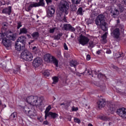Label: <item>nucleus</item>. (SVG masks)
<instances>
[{
	"label": "nucleus",
	"mask_w": 126,
	"mask_h": 126,
	"mask_svg": "<svg viewBox=\"0 0 126 126\" xmlns=\"http://www.w3.org/2000/svg\"><path fill=\"white\" fill-rule=\"evenodd\" d=\"M62 35L63 34H62V33L58 34L54 36V40H60Z\"/></svg>",
	"instance_id": "obj_39"
},
{
	"label": "nucleus",
	"mask_w": 126,
	"mask_h": 126,
	"mask_svg": "<svg viewBox=\"0 0 126 126\" xmlns=\"http://www.w3.org/2000/svg\"><path fill=\"white\" fill-rule=\"evenodd\" d=\"M55 7L51 6L48 7V10L47 11V15L49 17H52L55 13Z\"/></svg>",
	"instance_id": "obj_11"
},
{
	"label": "nucleus",
	"mask_w": 126,
	"mask_h": 126,
	"mask_svg": "<svg viewBox=\"0 0 126 126\" xmlns=\"http://www.w3.org/2000/svg\"><path fill=\"white\" fill-rule=\"evenodd\" d=\"M52 0H46L47 4H50V3H52Z\"/></svg>",
	"instance_id": "obj_49"
},
{
	"label": "nucleus",
	"mask_w": 126,
	"mask_h": 126,
	"mask_svg": "<svg viewBox=\"0 0 126 126\" xmlns=\"http://www.w3.org/2000/svg\"><path fill=\"white\" fill-rule=\"evenodd\" d=\"M3 40L4 39H5V38H4V34L0 33V40L1 39Z\"/></svg>",
	"instance_id": "obj_46"
},
{
	"label": "nucleus",
	"mask_w": 126,
	"mask_h": 126,
	"mask_svg": "<svg viewBox=\"0 0 126 126\" xmlns=\"http://www.w3.org/2000/svg\"><path fill=\"white\" fill-rule=\"evenodd\" d=\"M77 64H78V63L76 61L72 60L70 62V66H73L75 67V68H76V65H77Z\"/></svg>",
	"instance_id": "obj_28"
},
{
	"label": "nucleus",
	"mask_w": 126,
	"mask_h": 126,
	"mask_svg": "<svg viewBox=\"0 0 126 126\" xmlns=\"http://www.w3.org/2000/svg\"><path fill=\"white\" fill-rule=\"evenodd\" d=\"M64 50H68V48L67 47V46L66 45V43H64Z\"/></svg>",
	"instance_id": "obj_52"
},
{
	"label": "nucleus",
	"mask_w": 126,
	"mask_h": 126,
	"mask_svg": "<svg viewBox=\"0 0 126 126\" xmlns=\"http://www.w3.org/2000/svg\"><path fill=\"white\" fill-rule=\"evenodd\" d=\"M98 108L101 109L105 107L106 105V101L104 99H101L97 102Z\"/></svg>",
	"instance_id": "obj_18"
},
{
	"label": "nucleus",
	"mask_w": 126,
	"mask_h": 126,
	"mask_svg": "<svg viewBox=\"0 0 126 126\" xmlns=\"http://www.w3.org/2000/svg\"><path fill=\"white\" fill-rule=\"evenodd\" d=\"M33 42H34V40H31V41L29 42V45H30V44H32V43H33Z\"/></svg>",
	"instance_id": "obj_60"
},
{
	"label": "nucleus",
	"mask_w": 126,
	"mask_h": 126,
	"mask_svg": "<svg viewBox=\"0 0 126 126\" xmlns=\"http://www.w3.org/2000/svg\"><path fill=\"white\" fill-rule=\"evenodd\" d=\"M15 48L16 51H18V52H20L21 50H23V49H24V45L16 42L15 45Z\"/></svg>",
	"instance_id": "obj_19"
},
{
	"label": "nucleus",
	"mask_w": 126,
	"mask_h": 126,
	"mask_svg": "<svg viewBox=\"0 0 126 126\" xmlns=\"http://www.w3.org/2000/svg\"><path fill=\"white\" fill-rule=\"evenodd\" d=\"M115 111H116L115 105L113 104H110L109 105L108 110L106 111V115L109 116V115H111V114H114Z\"/></svg>",
	"instance_id": "obj_10"
},
{
	"label": "nucleus",
	"mask_w": 126,
	"mask_h": 126,
	"mask_svg": "<svg viewBox=\"0 0 126 126\" xmlns=\"http://www.w3.org/2000/svg\"><path fill=\"white\" fill-rule=\"evenodd\" d=\"M23 111L24 112V113H25V114H27V115H28V116H29V117H30L31 118H34V117H35V113L31 110L27 106L24 107V108L23 109Z\"/></svg>",
	"instance_id": "obj_7"
},
{
	"label": "nucleus",
	"mask_w": 126,
	"mask_h": 126,
	"mask_svg": "<svg viewBox=\"0 0 126 126\" xmlns=\"http://www.w3.org/2000/svg\"><path fill=\"white\" fill-rule=\"evenodd\" d=\"M55 30H56V28L50 29L49 30L50 33H54L55 32Z\"/></svg>",
	"instance_id": "obj_48"
},
{
	"label": "nucleus",
	"mask_w": 126,
	"mask_h": 126,
	"mask_svg": "<svg viewBox=\"0 0 126 126\" xmlns=\"http://www.w3.org/2000/svg\"><path fill=\"white\" fill-rule=\"evenodd\" d=\"M106 53V54H111L112 51H111V50H110V49H107Z\"/></svg>",
	"instance_id": "obj_53"
},
{
	"label": "nucleus",
	"mask_w": 126,
	"mask_h": 126,
	"mask_svg": "<svg viewBox=\"0 0 126 126\" xmlns=\"http://www.w3.org/2000/svg\"><path fill=\"white\" fill-rule=\"evenodd\" d=\"M2 42L4 46L6 47V48H9V47L11 46V41L6 38H4V39H3L2 40Z\"/></svg>",
	"instance_id": "obj_16"
},
{
	"label": "nucleus",
	"mask_w": 126,
	"mask_h": 126,
	"mask_svg": "<svg viewBox=\"0 0 126 126\" xmlns=\"http://www.w3.org/2000/svg\"><path fill=\"white\" fill-rule=\"evenodd\" d=\"M32 36L34 39H37L38 37H39V33L38 32H34L32 34Z\"/></svg>",
	"instance_id": "obj_35"
},
{
	"label": "nucleus",
	"mask_w": 126,
	"mask_h": 126,
	"mask_svg": "<svg viewBox=\"0 0 126 126\" xmlns=\"http://www.w3.org/2000/svg\"><path fill=\"white\" fill-rule=\"evenodd\" d=\"M96 25H100V23L105 22V16L100 14L98 16L95 20Z\"/></svg>",
	"instance_id": "obj_9"
},
{
	"label": "nucleus",
	"mask_w": 126,
	"mask_h": 126,
	"mask_svg": "<svg viewBox=\"0 0 126 126\" xmlns=\"http://www.w3.org/2000/svg\"><path fill=\"white\" fill-rule=\"evenodd\" d=\"M111 35L114 36L115 38H116V39H118V38L120 37V35H121V33H120V29L117 28L111 32Z\"/></svg>",
	"instance_id": "obj_15"
},
{
	"label": "nucleus",
	"mask_w": 126,
	"mask_h": 126,
	"mask_svg": "<svg viewBox=\"0 0 126 126\" xmlns=\"http://www.w3.org/2000/svg\"><path fill=\"white\" fill-rule=\"evenodd\" d=\"M11 13V7H8L7 8H4L2 11V13H6L9 15Z\"/></svg>",
	"instance_id": "obj_24"
},
{
	"label": "nucleus",
	"mask_w": 126,
	"mask_h": 126,
	"mask_svg": "<svg viewBox=\"0 0 126 126\" xmlns=\"http://www.w3.org/2000/svg\"><path fill=\"white\" fill-rule=\"evenodd\" d=\"M121 17H123V19H126V13L125 14H122L121 15Z\"/></svg>",
	"instance_id": "obj_51"
},
{
	"label": "nucleus",
	"mask_w": 126,
	"mask_h": 126,
	"mask_svg": "<svg viewBox=\"0 0 126 126\" xmlns=\"http://www.w3.org/2000/svg\"><path fill=\"white\" fill-rule=\"evenodd\" d=\"M43 125H49V122L47 121H45L43 122Z\"/></svg>",
	"instance_id": "obj_55"
},
{
	"label": "nucleus",
	"mask_w": 126,
	"mask_h": 126,
	"mask_svg": "<svg viewBox=\"0 0 126 126\" xmlns=\"http://www.w3.org/2000/svg\"><path fill=\"white\" fill-rule=\"evenodd\" d=\"M69 9V3L65 0L61 1L60 6V10L61 12L65 13V14H68V10Z\"/></svg>",
	"instance_id": "obj_3"
},
{
	"label": "nucleus",
	"mask_w": 126,
	"mask_h": 126,
	"mask_svg": "<svg viewBox=\"0 0 126 126\" xmlns=\"http://www.w3.org/2000/svg\"><path fill=\"white\" fill-rule=\"evenodd\" d=\"M89 45L91 48H93V47H94V43H93V41H90Z\"/></svg>",
	"instance_id": "obj_47"
},
{
	"label": "nucleus",
	"mask_w": 126,
	"mask_h": 126,
	"mask_svg": "<svg viewBox=\"0 0 126 126\" xmlns=\"http://www.w3.org/2000/svg\"><path fill=\"white\" fill-rule=\"evenodd\" d=\"M108 34V32H106L102 36V40H106L107 38V34Z\"/></svg>",
	"instance_id": "obj_43"
},
{
	"label": "nucleus",
	"mask_w": 126,
	"mask_h": 126,
	"mask_svg": "<svg viewBox=\"0 0 126 126\" xmlns=\"http://www.w3.org/2000/svg\"><path fill=\"white\" fill-rule=\"evenodd\" d=\"M54 56H52L51 54H47L44 55V59L45 62L46 63H51V61H52V58H53Z\"/></svg>",
	"instance_id": "obj_22"
},
{
	"label": "nucleus",
	"mask_w": 126,
	"mask_h": 126,
	"mask_svg": "<svg viewBox=\"0 0 126 126\" xmlns=\"http://www.w3.org/2000/svg\"><path fill=\"white\" fill-rule=\"evenodd\" d=\"M50 74V70H45L43 73V75L45 76H49Z\"/></svg>",
	"instance_id": "obj_41"
},
{
	"label": "nucleus",
	"mask_w": 126,
	"mask_h": 126,
	"mask_svg": "<svg viewBox=\"0 0 126 126\" xmlns=\"http://www.w3.org/2000/svg\"><path fill=\"white\" fill-rule=\"evenodd\" d=\"M2 26H4V27L7 26V24H6V23H4L2 24Z\"/></svg>",
	"instance_id": "obj_58"
},
{
	"label": "nucleus",
	"mask_w": 126,
	"mask_h": 126,
	"mask_svg": "<svg viewBox=\"0 0 126 126\" xmlns=\"http://www.w3.org/2000/svg\"><path fill=\"white\" fill-rule=\"evenodd\" d=\"M99 25L103 31H108V25L107 23L103 22V23H99Z\"/></svg>",
	"instance_id": "obj_20"
},
{
	"label": "nucleus",
	"mask_w": 126,
	"mask_h": 126,
	"mask_svg": "<svg viewBox=\"0 0 126 126\" xmlns=\"http://www.w3.org/2000/svg\"><path fill=\"white\" fill-rule=\"evenodd\" d=\"M27 36L28 37V38H31V35H30V34H27Z\"/></svg>",
	"instance_id": "obj_62"
},
{
	"label": "nucleus",
	"mask_w": 126,
	"mask_h": 126,
	"mask_svg": "<svg viewBox=\"0 0 126 126\" xmlns=\"http://www.w3.org/2000/svg\"><path fill=\"white\" fill-rule=\"evenodd\" d=\"M27 102L30 105L40 108V106H42V104H43V97L31 95L27 97Z\"/></svg>",
	"instance_id": "obj_1"
},
{
	"label": "nucleus",
	"mask_w": 126,
	"mask_h": 126,
	"mask_svg": "<svg viewBox=\"0 0 126 126\" xmlns=\"http://www.w3.org/2000/svg\"><path fill=\"white\" fill-rule=\"evenodd\" d=\"M50 116L52 118V119H56V118H58V117H59V115H58V114L53 113L52 112H49L48 117H50Z\"/></svg>",
	"instance_id": "obj_27"
},
{
	"label": "nucleus",
	"mask_w": 126,
	"mask_h": 126,
	"mask_svg": "<svg viewBox=\"0 0 126 126\" xmlns=\"http://www.w3.org/2000/svg\"><path fill=\"white\" fill-rule=\"evenodd\" d=\"M2 64L3 65H2ZM2 67L3 69H4L5 71H8V69L6 68V65L5 64V63H4V64H1L0 63V67Z\"/></svg>",
	"instance_id": "obj_38"
},
{
	"label": "nucleus",
	"mask_w": 126,
	"mask_h": 126,
	"mask_svg": "<svg viewBox=\"0 0 126 126\" xmlns=\"http://www.w3.org/2000/svg\"><path fill=\"white\" fill-rule=\"evenodd\" d=\"M51 109H52V107L51 106V105H49L46 108V110L44 112L45 115V119L46 120V119H47V118H48V115L49 114V112H50V111H51Z\"/></svg>",
	"instance_id": "obj_26"
},
{
	"label": "nucleus",
	"mask_w": 126,
	"mask_h": 126,
	"mask_svg": "<svg viewBox=\"0 0 126 126\" xmlns=\"http://www.w3.org/2000/svg\"><path fill=\"white\" fill-rule=\"evenodd\" d=\"M70 8L71 11H76L77 9V7H76V5H75V4L71 5Z\"/></svg>",
	"instance_id": "obj_36"
},
{
	"label": "nucleus",
	"mask_w": 126,
	"mask_h": 126,
	"mask_svg": "<svg viewBox=\"0 0 126 126\" xmlns=\"http://www.w3.org/2000/svg\"><path fill=\"white\" fill-rule=\"evenodd\" d=\"M116 5H117V9L118 10V11H121V12L126 11V9L124 7V5L121 3V2L116 1Z\"/></svg>",
	"instance_id": "obj_14"
},
{
	"label": "nucleus",
	"mask_w": 126,
	"mask_h": 126,
	"mask_svg": "<svg viewBox=\"0 0 126 126\" xmlns=\"http://www.w3.org/2000/svg\"><path fill=\"white\" fill-rule=\"evenodd\" d=\"M78 41L82 46H86V45H88L90 39L87 36L81 35L78 39Z\"/></svg>",
	"instance_id": "obj_5"
},
{
	"label": "nucleus",
	"mask_w": 126,
	"mask_h": 126,
	"mask_svg": "<svg viewBox=\"0 0 126 126\" xmlns=\"http://www.w3.org/2000/svg\"><path fill=\"white\" fill-rule=\"evenodd\" d=\"M82 74H85V75H92V77H93V71L92 69H86L85 72Z\"/></svg>",
	"instance_id": "obj_25"
},
{
	"label": "nucleus",
	"mask_w": 126,
	"mask_h": 126,
	"mask_svg": "<svg viewBox=\"0 0 126 126\" xmlns=\"http://www.w3.org/2000/svg\"><path fill=\"white\" fill-rule=\"evenodd\" d=\"M6 37H7L8 39H9V40H12V41H15V40H16V34L12 32L7 33L6 35Z\"/></svg>",
	"instance_id": "obj_17"
},
{
	"label": "nucleus",
	"mask_w": 126,
	"mask_h": 126,
	"mask_svg": "<svg viewBox=\"0 0 126 126\" xmlns=\"http://www.w3.org/2000/svg\"><path fill=\"white\" fill-rule=\"evenodd\" d=\"M86 59H87V61H90V59H91L90 55H87Z\"/></svg>",
	"instance_id": "obj_54"
},
{
	"label": "nucleus",
	"mask_w": 126,
	"mask_h": 126,
	"mask_svg": "<svg viewBox=\"0 0 126 126\" xmlns=\"http://www.w3.org/2000/svg\"><path fill=\"white\" fill-rule=\"evenodd\" d=\"M60 106H62L63 109H67L68 108V103L66 102H63L62 103H60Z\"/></svg>",
	"instance_id": "obj_32"
},
{
	"label": "nucleus",
	"mask_w": 126,
	"mask_h": 126,
	"mask_svg": "<svg viewBox=\"0 0 126 126\" xmlns=\"http://www.w3.org/2000/svg\"><path fill=\"white\" fill-rule=\"evenodd\" d=\"M98 119L102 120V121H105V122H107V121H110V118H108L105 116H100L98 117Z\"/></svg>",
	"instance_id": "obj_30"
},
{
	"label": "nucleus",
	"mask_w": 126,
	"mask_h": 126,
	"mask_svg": "<svg viewBox=\"0 0 126 126\" xmlns=\"http://www.w3.org/2000/svg\"><path fill=\"white\" fill-rule=\"evenodd\" d=\"M74 121L75 123H77L78 124H80V123H81L80 120H79L77 118H74Z\"/></svg>",
	"instance_id": "obj_44"
},
{
	"label": "nucleus",
	"mask_w": 126,
	"mask_h": 126,
	"mask_svg": "<svg viewBox=\"0 0 126 126\" xmlns=\"http://www.w3.org/2000/svg\"><path fill=\"white\" fill-rule=\"evenodd\" d=\"M96 54L97 55H100V54H101V50H98L96 52Z\"/></svg>",
	"instance_id": "obj_57"
},
{
	"label": "nucleus",
	"mask_w": 126,
	"mask_h": 126,
	"mask_svg": "<svg viewBox=\"0 0 126 126\" xmlns=\"http://www.w3.org/2000/svg\"><path fill=\"white\" fill-rule=\"evenodd\" d=\"M115 56L117 59L121 57L123 58V57H124V54L122 53V54H121L120 53H116L115 54Z\"/></svg>",
	"instance_id": "obj_42"
},
{
	"label": "nucleus",
	"mask_w": 126,
	"mask_h": 126,
	"mask_svg": "<svg viewBox=\"0 0 126 126\" xmlns=\"http://www.w3.org/2000/svg\"><path fill=\"white\" fill-rule=\"evenodd\" d=\"M16 117H17V113L13 112L10 116V120H15L16 119Z\"/></svg>",
	"instance_id": "obj_31"
},
{
	"label": "nucleus",
	"mask_w": 126,
	"mask_h": 126,
	"mask_svg": "<svg viewBox=\"0 0 126 126\" xmlns=\"http://www.w3.org/2000/svg\"><path fill=\"white\" fill-rule=\"evenodd\" d=\"M53 79V84H56L57 83H58V82H59V77H57V76H54L52 78Z\"/></svg>",
	"instance_id": "obj_34"
},
{
	"label": "nucleus",
	"mask_w": 126,
	"mask_h": 126,
	"mask_svg": "<svg viewBox=\"0 0 126 126\" xmlns=\"http://www.w3.org/2000/svg\"><path fill=\"white\" fill-rule=\"evenodd\" d=\"M17 42L22 44L23 46H25V44H26V37L24 35L21 36L17 39Z\"/></svg>",
	"instance_id": "obj_13"
},
{
	"label": "nucleus",
	"mask_w": 126,
	"mask_h": 126,
	"mask_svg": "<svg viewBox=\"0 0 126 126\" xmlns=\"http://www.w3.org/2000/svg\"><path fill=\"white\" fill-rule=\"evenodd\" d=\"M110 14L111 16L112 17H114V18H116L120 14V12L119 11V10L117 8H115L114 11H111Z\"/></svg>",
	"instance_id": "obj_21"
},
{
	"label": "nucleus",
	"mask_w": 126,
	"mask_h": 126,
	"mask_svg": "<svg viewBox=\"0 0 126 126\" xmlns=\"http://www.w3.org/2000/svg\"><path fill=\"white\" fill-rule=\"evenodd\" d=\"M21 58L24 61L31 62L33 60V54L30 51L25 50L21 54Z\"/></svg>",
	"instance_id": "obj_2"
},
{
	"label": "nucleus",
	"mask_w": 126,
	"mask_h": 126,
	"mask_svg": "<svg viewBox=\"0 0 126 126\" xmlns=\"http://www.w3.org/2000/svg\"><path fill=\"white\" fill-rule=\"evenodd\" d=\"M45 1L44 0H39V2H32L29 4V6L26 8V11H30L33 7H38L39 6H44Z\"/></svg>",
	"instance_id": "obj_4"
},
{
	"label": "nucleus",
	"mask_w": 126,
	"mask_h": 126,
	"mask_svg": "<svg viewBox=\"0 0 126 126\" xmlns=\"http://www.w3.org/2000/svg\"><path fill=\"white\" fill-rule=\"evenodd\" d=\"M93 73H94V74H95V75H97V72L96 71H92Z\"/></svg>",
	"instance_id": "obj_59"
},
{
	"label": "nucleus",
	"mask_w": 126,
	"mask_h": 126,
	"mask_svg": "<svg viewBox=\"0 0 126 126\" xmlns=\"http://www.w3.org/2000/svg\"><path fill=\"white\" fill-rule=\"evenodd\" d=\"M71 109L73 112H76V111H78V108L75 107L74 106L72 107Z\"/></svg>",
	"instance_id": "obj_45"
},
{
	"label": "nucleus",
	"mask_w": 126,
	"mask_h": 126,
	"mask_svg": "<svg viewBox=\"0 0 126 126\" xmlns=\"http://www.w3.org/2000/svg\"><path fill=\"white\" fill-rule=\"evenodd\" d=\"M22 25H21V23H18V26H17V29H19V28H20V27H22Z\"/></svg>",
	"instance_id": "obj_50"
},
{
	"label": "nucleus",
	"mask_w": 126,
	"mask_h": 126,
	"mask_svg": "<svg viewBox=\"0 0 126 126\" xmlns=\"http://www.w3.org/2000/svg\"><path fill=\"white\" fill-rule=\"evenodd\" d=\"M63 21H64V22H66V19H65V17L63 18Z\"/></svg>",
	"instance_id": "obj_61"
},
{
	"label": "nucleus",
	"mask_w": 126,
	"mask_h": 126,
	"mask_svg": "<svg viewBox=\"0 0 126 126\" xmlns=\"http://www.w3.org/2000/svg\"><path fill=\"white\" fill-rule=\"evenodd\" d=\"M20 34H27L28 33V30L25 28L20 29Z\"/></svg>",
	"instance_id": "obj_29"
},
{
	"label": "nucleus",
	"mask_w": 126,
	"mask_h": 126,
	"mask_svg": "<svg viewBox=\"0 0 126 126\" xmlns=\"http://www.w3.org/2000/svg\"><path fill=\"white\" fill-rule=\"evenodd\" d=\"M14 73H19L20 72V66L17 67L15 69H14L13 70Z\"/></svg>",
	"instance_id": "obj_37"
},
{
	"label": "nucleus",
	"mask_w": 126,
	"mask_h": 126,
	"mask_svg": "<svg viewBox=\"0 0 126 126\" xmlns=\"http://www.w3.org/2000/svg\"><path fill=\"white\" fill-rule=\"evenodd\" d=\"M50 63H52L55 64L56 67H59V61L54 57H52V59L50 61Z\"/></svg>",
	"instance_id": "obj_23"
},
{
	"label": "nucleus",
	"mask_w": 126,
	"mask_h": 126,
	"mask_svg": "<svg viewBox=\"0 0 126 126\" xmlns=\"http://www.w3.org/2000/svg\"><path fill=\"white\" fill-rule=\"evenodd\" d=\"M99 76H102V74H99L98 75V77H99Z\"/></svg>",
	"instance_id": "obj_64"
},
{
	"label": "nucleus",
	"mask_w": 126,
	"mask_h": 126,
	"mask_svg": "<svg viewBox=\"0 0 126 126\" xmlns=\"http://www.w3.org/2000/svg\"><path fill=\"white\" fill-rule=\"evenodd\" d=\"M116 113L123 119H126V109L125 108L123 107L117 109Z\"/></svg>",
	"instance_id": "obj_6"
},
{
	"label": "nucleus",
	"mask_w": 126,
	"mask_h": 126,
	"mask_svg": "<svg viewBox=\"0 0 126 126\" xmlns=\"http://www.w3.org/2000/svg\"><path fill=\"white\" fill-rule=\"evenodd\" d=\"M42 63L43 60H42L41 58L37 57L33 60V61L32 62V65H33V66H34V67H38L42 64Z\"/></svg>",
	"instance_id": "obj_8"
},
{
	"label": "nucleus",
	"mask_w": 126,
	"mask_h": 126,
	"mask_svg": "<svg viewBox=\"0 0 126 126\" xmlns=\"http://www.w3.org/2000/svg\"><path fill=\"white\" fill-rule=\"evenodd\" d=\"M88 126H93V125L90 123L88 124Z\"/></svg>",
	"instance_id": "obj_63"
},
{
	"label": "nucleus",
	"mask_w": 126,
	"mask_h": 126,
	"mask_svg": "<svg viewBox=\"0 0 126 126\" xmlns=\"http://www.w3.org/2000/svg\"><path fill=\"white\" fill-rule=\"evenodd\" d=\"M58 58H62V54L61 53H59L58 54Z\"/></svg>",
	"instance_id": "obj_56"
},
{
	"label": "nucleus",
	"mask_w": 126,
	"mask_h": 126,
	"mask_svg": "<svg viewBox=\"0 0 126 126\" xmlns=\"http://www.w3.org/2000/svg\"><path fill=\"white\" fill-rule=\"evenodd\" d=\"M80 1V0H71L72 3L74 4H79Z\"/></svg>",
	"instance_id": "obj_40"
},
{
	"label": "nucleus",
	"mask_w": 126,
	"mask_h": 126,
	"mask_svg": "<svg viewBox=\"0 0 126 126\" xmlns=\"http://www.w3.org/2000/svg\"><path fill=\"white\" fill-rule=\"evenodd\" d=\"M83 12H84V11H83L82 8L80 7L78 9V11L77 12V14L78 15H83Z\"/></svg>",
	"instance_id": "obj_33"
},
{
	"label": "nucleus",
	"mask_w": 126,
	"mask_h": 126,
	"mask_svg": "<svg viewBox=\"0 0 126 126\" xmlns=\"http://www.w3.org/2000/svg\"><path fill=\"white\" fill-rule=\"evenodd\" d=\"M63 28L64 30L66 31H71L74 32L75 31V28H73L70 24H65L63 25Z\"/></svg>",
	"instance_id": "obj_12"
}]
</instances>
